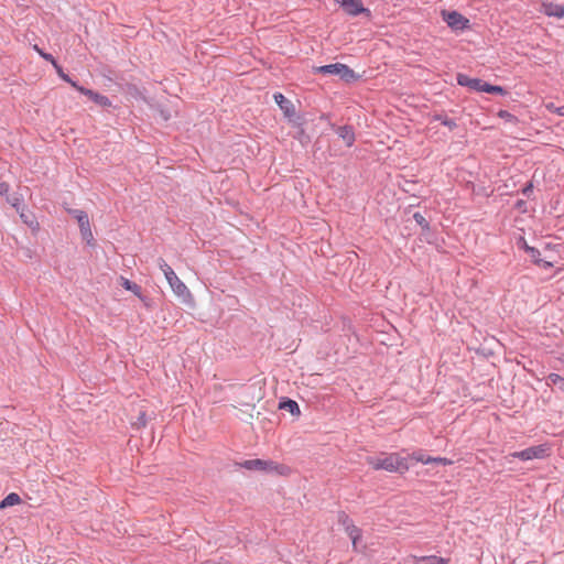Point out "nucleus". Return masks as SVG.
I'll use <instances>...</instances> for the list:
<instances>
[{
    "label": "nucleus",
    "instance_id": "nucleus-1",
    "mask_svg": "<svg viewBox=\"0 0 564 564\" xmlns=\"http://www.w3.org/2000/svg\"><path fill=\"white\" fill-rule=\"evenodd\" d=\"M369 465L376 470L383 469L390 473H404L409 469L406 458L397 453H391L384 457L369 458Z\"/></svg>",
    "mask_w": 564,
    "mask_h": 564
},
{
    "label": "nucleus",
    "instance_id": "nucleus-2",
    "mask_svg": "<svg viewBox=\"0 0 564 564\" xmlns=\"http://www.w3.org/2000/svg\"><path fill=\"white\" fill-rule=\"evenodd\" d=\"M69 214L77 220L83 240L88 245H94L95 239L87 213L80 209H69Z\"/></svg>",
    "mask_w": 564,
    "mask_h": 564
},
{
    "label": "nucleus",
    "instance_id": "nucleus-3",
    "mask_svg": "<svg viewBox=\"0 0 564 564\" xmlns=\"http://www.w3.org/2000/svg\"><path fill=\"white\" fill-rule=\"evenodd\" d=\"M170 288L173 293L181 299L184 303L193 302V294L189 289L185 285V283L176 275V273L167 276L166 279Z\"/></svg>",
    "mask_w": 564,
    "mask_h": 564
},
{
    "label": "nucleus",
    "instance_id": "nucleus-4",
    "mask_svg": "<svg viewBox=\"0 0 564 564\" xmlns=\"http://www.w3.org/2000/svg\"><path fill=\"white\" fill-rule=\"evenodd\" d=\"M550 447L545 444L532 446L520 452L511 453L510 456L522 460L541 459L549 455Z\"/></svg>",
    "mask_w": 564,
    "mask_h": 564
},
{
    "label": "nucleus",
    "instance_id": "nucleus-5",
    "mask_svg": "<svg viewBox=\"0 0 564 564\" xmlns=\"http://www.w3.org/2000/svg\"><path fill=\"white\" fill-rule=\"evenodd\" d=\"M315 72L322 74L338 75L345 79L354 77V70L350 69L347 65L340 63L316 67Z\"/></svg>",
    "mask_w": 564,
    "mask_h": 564
},
{
    "label": "nucleus",
    "instance_id": "nucleus-6",
    "mask_svg": "<svg viewBox=\"0 0 564 564\" xmlns=\"http://www.w3.org/2000/svg\"><path fill=\"white\" fill-rule=\"evenodd\" d=\"M442 18L453 30H464L468 26L469 20L457 11H442Z\"/></svg>",
    "mask_w": 564,
    "mask_h": 564
},
{
    "label": "nucleus",
    "instance_id": "nucleus-7",
    "mask_svg": "<svg viewBox=\"0 0 564 564\" xmlns=\"http://www.w3.org/2000/svg\"><path fill=\"white\" fill-rule=\"evenodd\" d=\"M340 7L344 9V11L349 15H358L362 12L368 11L361 0H335Z\"/></svg>",
    "mask_w": 564,
    "mask_h": 564
},
{
    "label": "nucleus",
    "instance_id": "nucleus-8",
    "mask_svg": "<svg viewBox=\"0 0 564 564\" xmlns=\"http://www.w3.org/2000/svg\"><path fill=\"white\" fill-rule=\"evenodd\" d=\"M262 471L269 473V474H276L280 476H289V475H291L292 469L285 464H280V463H276L273 460L264 459V465H263Z\"/></svg>",
    "mask_w": 564,
    "mask_h": 564
},
{
    "label": "nucleus",
    "instance_id": "nucleus-9",
    "mask_svg": "<svg viewBox=\"0 0 564 564\" xmlns=\"http://www.w3.org/2000/svg\"><path fill=\"white\" fill-rule=\"evenodd\" d=\"M274 101L278 104L284 116L292 119L295 116V108L291 100L286 99L283 94L275 93L273 95Z\"/></svg>",
    "mask_w": 564,
    "mask_h": 564
},
{
    "label": "nucleus",
    "instance_id": "nucleus-10",
    "mask_svg": "<svg viewBox=\"0 0 564 564\" xmlns=\"http://www.w3.org/2000/svg\"><path fill=\"white\" fill-rule=\"evenodd\" d=\"M411 457H412V459L420 462L422 464H432V463L441 464V465H452L453 464V462L448 458L426 456L421 452L413 453L411 455Z\"/></svg>",
    "mask_w": 564,
    "mask_h": 564
},
{
    "label": "nucleus",
    "instance_id": "nucleus-11",
    "mask_svg": "<svg viewBox=\"0 0 564 564\" xmlns=\"http://www.w3.org/2000/svg\"><path fill=\"white\" fill-rule=\"evenodd\" d=\"M542 11L547 17H554V18H558V19L564 17V7L558 3L543 2Z\"/></svg>",
    "mask_w": 564,
    "mask_h": 564
},
{
    "label": "nucleus",
    "instance_id": "nucleus-12",
    "mask_svg": "<svg viewBox=\"0 0 564 564\" xmlns=\"http://www.w3.org/2000/svg\"><path fill=\"white\" fill-rule=\"evenodd\" d=\"M120 284L127 291H130L134 295H137L144 303L145 306H149V303H148L147 299L142 295L141 286L140 285H138L134 282H131L130 280H128L127 278H123V276L120 278Z\"/></svg>",
    "mask_w": 564,
    "mask_h": 564
},
{
    "label": "nucleus",
    "instance_id": "nucleus-13",
    "mask_svg": "<svg viewBox=\"0 0 564 564\" xmlns=\"http://www.w3.org/2000/svg\"><path fill=\"white\" fill-rule=\"evenodd\" d=\"M338 137L345 142L347 147H351L355 142V132L351 127L343 126L337 129Z\"/></svg>",
    "mask_w": 564,
    "mask_h": 564
},
{
    "label": "nucleus",
    "instance_id": "nucleus-14",
    "mask_svg": "<svg viewBox=\"0 0 564 564\" xmlns=\"http://www.w3.org/2000/svg\"><path fill=\"white\" fill-rule=\"evenodd\" d=\"M457 83L460 86L468 87V88H470L473 90L478 91L479 87H480V84H481V79L470 78L467 75L458 74L457 75Z\"/></svg>",
    "mask_w": 564,
    "mask_h": 564
},
{
    "label": "nucleus",
    "instance_id": "nucleus-15",
    "mask_svg": "<svg viewBox=\"0 0 564 564\" xmlns=\"http://www.w3.org/2000/svg\"><path fill=\"white\" fill-rule=\"evenodd\" d=\"M411 560L414 564H448L447 560L438 556H416L412 555Z\"/></svg>",
    "mask_w": 564,
    "mask_h": 564
},
{
    "label": "nucleus",
    "instance_id": "nucleus-16",
    "mask_svg": "<svg viewBox=\"0 0 564 564\" xmlns=\"http://www.w3.org/2000/svg\"><path fill=\"white\" fill-rule=\"evenodd\" d=\"M264 465V459L256 458V459H247L241 463H239V466L241 468H245L247 470H257L262 471Z\"/></svg>",
    "mask_w": 564,
    "mask_h": 564
},
{
    "label": "nucleus",
    "instance_id": "nucleus-17",
    "mask_svg": "<svg viewBox=\"0 0 564 564\" xmlns=\"http://www.w3.org/2000/svg\"><path fill=\"white\" fill-rule=\"evenodd\" d=\"M21 501L22 500L18 494L11 492L2 501H0V509L20 505Z\"/></svg>",
    "mask_w": 564,
    "mask_h": 564
},
{
    "label": "nucleus",
    "instance_id": "nucleus-18",
    "mask_svg": "<svg viewBox=\"0 0 564 564\" xmlns=\"http://www.w3.org/2000/svg\"><path fill=\"white\" fill-rule=\"evenodd\" d=\"M346 531L352 541L354 547H356L357 541L361 538V531L352 523L347 525Z\"/></svg>",
    "mask_w": 564,
    "mask_h": 564
},
{
    "label": "nucleus",
    "instance_id": "nucleus-19",
    "mask_svg": "<svg viewBox=\"0 0 564 564\" xmlns=\"http://www.w3.org/2000/svg\"><path fill=\"white\" fill-rule=\"evenodd\" d=\"M549 384L557 387L562 392H564V378L557 373H551L547 377Z\"/></svg>",
    "mask_w": 564,
    "mask_h": 564
},
{
    "label": "nucleus",
    "instance_id": "nucleus-20",
    "mask_svg": "<svg viewBox=\"0 0 564 564\" xmlns=\"http://www.w3.org/2000/svg\"><path fill=\"white\" fill-rule=\"evenodd\" d=\"M94 102H96L97 105L101 106V107H105V108H108L111 106V101L110 99L105 96V95H100V94H96V96H94Z\"/></svg>",
    "mask_w": 564,
    "mask_h": 564
},
{
    "label": "nucleus",
    "instance_id": "nucleus-21",
    "mask_svg": "<svg viewBox=\"0 0 564 564\" xmlns=\"http://www.w3.org/2000/svg\"><path fill=\"white\" fill-rule=\"evenodd\" d=\"M527 252L535 264H542L541 253L534 247H527Z\"/></svg>",
    "mask_w": 564,
    "mask_h": 564
},
{
    "label": "nucleus",
    "instance_id": "nucleus-22",
    "mask_svg": "<svg viewBox=\"0 0 564 564\" xmlns=\"http://www.w3.org/2000/svg\"><path fill=\"white\" fill-rule=\"evenodd\" d=\"M159 268L161 269V271L163 272L165 279H167V276H171L172 274H174V270L166 263V261L164 259H159Z\"/></svg>",
    "mask_w": 564,
    "mask_h": 564
},
{
    "label": "nucleus",
    "instance_id": "nucleus-23",
    "mask_svg": "<svg viewBox=\"0 0 564 564\" xmlns=\"http://www.w3.org/2000/svg\"><path fill=\"white\" fill-rule=\"evenodd\" d=\"M159 268L161 269V271L163 272L165 279H167V276H171L172 274H174V270L166 263V261L164 259H159Z\"/></svg>",
    "mask_w": 564,
    "mask_h": 564
},
{
    "label": "nucleus",
    "instance_id": "nucleus-24",
    "mask_svg": "<svg viewBox=\"0 0 564 564\" xmlns=\"http://www.w3.org/2000/svg\"><path fill=\"white\" fill-rule=\"evenodd\" d=\"M282 408L288 409L293 415H300V413H301L299 404L293 400H289L288 402H284L282 404Z\"/></svg>",
    "mask_w": 564,
    "mask_h": 564
},
{
    "label": "nucleus",
    "instance_id": "nucleus-25",
    "mask_svg": "<svg viewBox=\"0 0 564 564\" xmlns=\"http://www.w3.org/2000/svg\"><path fill=\"white\" fill-rule=\"evenodd\" d=\"M147 425L145 411H140L138 421L133 423L137 429L144 427Z\"/></svg>",
    "mask_w": 564,
    "mask_h": 564
},
{
    "label": "nucleus",
    "instance_id": "nucleus-26",
    "mask_svg": "<svg viewBox=\"0 0 564 564\" xmlns=\"http://www.w3.org/2000/svg\"><path fill=\"white\" fill-rule=\"evenodd\" d=\"M437 119L442 122V124L446 126L451 130L456 128V122L447 117L440 116Z\"/></svg>",
    "mask_w": 564,
    "mask_h": 564
},
{
    "label": "nucleus",
    "instance_id": "nucleus-27",
    "mask_svg": "<svg viewBox=\"0 0 564 564\" xmlns=\"http://www.w3.org/2000/svg\"><path fill=\"white\" fill-rule=\"evenodd\" d=\"M77 90L79 93H82L83 95L87 96L88 98H90L91 100H94V96H96V91L91 90V89H87L85 87H77Z\"/></svg>",
    "mask_w": 564,
    "mask_h": 564
},
{
    "label": "nucleus",
    "instance_id": "nucleus-28",
    "mask_svg": "<svg viewBox=\"0 0 564 564\" xmlns=\"http://www.w3.org/2000/svg\"><path fill=\"white\" fill-rule=\"evenodd\" d=\"M77 90L79 93H82L83 95L87 96L88 98H90L91 100H94V96H96V91L91 90V89H87L85 87H77Z\"/></svg>",
    "mask_w": 564,
    "mask_h": 564
},
{
    "label": "nucleus",
    "instance_id": "nucleus-29",
    "mask_svg": "<svg viewBox=\"0 0 564 564\" xmlns=\"http://www.w3.org/2000/svg\"><path fill=\"white\" fill-rule=\"evenodd\" d=\"M492 86L494 85L488 84V83L481 80V84H480V87H479L478 91H484V93L491 94Z\"/></svg>",
    "mask_w": 564,
    "mask_h": 564
},
{
    "label": "nucleus",
    "instance_id": "nucleus-30",
    "mask_svg": "<svg viewBox=\"0 0 564 564\" xmlns=\"http://www.w3.org/2000/svg\"><path fill=\"white\" fill-rule=\"evenodd\" d=\"M55 69L57 70L58 76H59L63 80H65V82H70L69 76L63 72V69L61 68V66H59L58 64H57V67H55Z\"/></svg>",
    "mask_w": 564,
    "mask_h": 564
},
{
    "label": "nucleus",
    "instance_id": "nucleus-31",
    "mask_svg": "<svg viewBox=\"0 0 564 564\" xmlns=\"http://www.w3.org/2000/svg\"><path fill=\"white\" fill-rule=\"evenodd\" d=\"M491 94L506 95L507 90L501 86H492Z\"/></svg>",
    "mask_w": 564,
    "mask_h": 564
},
{
    "label": "nucleus",
    "instance_id": "nucleus-32",
    "mask_svg": "<svg viewBox=\"0 0 564 564\" xmlns=\"http://www.w3.org/2000/svg\"><path fill=\"white\" fill-rule=\"evenodd\" d=\"M42 57L46 61H48L54 67H57V62L55 61V58L48 54V53H44L42 54Z\"/></svg>",
    "mask_w": 564,
    "mask_h": 564
},
{
    "label": "nucleus",
    "instance_id": "nucleus-33",
    "mask_svg": "<svg viewBox=\"0 0 564 564\" xmlns=\"http://www.w3.org/2000/svg\"><path fill=\"white\" fill-rule=\"evenodd\" d=\"M498 116H499L500 118L508 119V120H513V119H514V117H513L510 112H508V111H506V110H500V111L498 112Z\"/></svg>",
    "mask_w": 564,
    "mask_h": 564
},
{
    "label": "nucleus",
    "instance_id": "nucleus-34",
    "mask_svg": "<svg viewBox=\"0 0 564 564\" xmlns=\"http://www.w3.org/2000/svg\"><path fill=\"white\" fill-rule=\"evenodd\" d=\"M9 192V185L4 182H0V195H4Z\"/></svg>",
    "mask_w": 564,
    "mask_h": 564
},
{
    "label": "nucleus",
    "instance_id": "nucleus-35",
    "mask_svg": "<svg viewBox=\"0 0 564 564\" xmlns=\"http://www.w3.org/2000/svg\"><path fill=\"white\" fill-rule=\"evenodd\" d=\"M414 219L420 225L425 224V218L420 213L414 214Z\"/></svg>",
    "mask_w": 564,
    "mask_h": 564
},
{
    "label": "nucleus",
    "instance_id": "nucleus-36",
    "mask_svg": "<svg viewBox=\"0 0 564 564\" xmlns=\"http://www.w3.org/2000/svg\"><path fill=\"white\" fill-rule=\"evenodd\" d=\"M554 112L558 116H564V106L554 108Z\"/></svg>",
    "mask_w": 564,
    "mask_h": 564
},
{
    "label": "nucleus",
    "instance_id": "nucleus-37",
    "mask_svg": "<svg viewBox=\"0 0 564 564\" xmlns=\"http://www.w3.org/2000/svg\"><path fill=\"white\" fill-rule=\"evenodd\" d=\"M540 267H543V268H552L553 267V263L550 262V261H544L542 259V264H539Z\"/></svg>",
    "mask_w": 564,
    "mask_h": 564
},
{
    "label": "nucleus",
    "instance_id": "nucleus-38",
    "mask_svg": "<svg viewBox=\"0 0 564 564\" xmlns=\"http://www.w3.org/2000/svg\"><path fill=\"white\" fill-rule=\"evenodd\" d=\"M545 107H546V109H547V110H550V111H552V112H554V108H556V107H555V105H554V104H552V102H551V104H547Z\"/></svg>",
    "mask_w": 564,
    "mask_h": 564
},
{
    "label": "nucleus",
    "instance_id": "nucleus-39",
    "mask_svg": "<svg viewBox=\"0 0 564 564\" xmlns=\"http://www.w3.org/2000/svg\"><path fill=\"white\" fill-rule=\"evenodd\" d=\"M33 48L39 53L40 56L45 53L37 45H34Z\"/></svg>",
    "mask_w": 564,
    "mask_h": 564
},
{
    "label": "nucleus",
    "instance_id": "nucleus-40",
    "mask_svg": "<svg viewBox=\"0 0 564 564\" xmlns=\"http://www.w3.org/2000/svg\"><path fill=\"white\" fill-rule=\"evenodd\" d=\"M75 89H77V87H80L76 82L72 80L68 82Z\"/></svg>",
    "mask_w": 564,
    "mask_h": 564
},
{
    "label": "nucleus",
    "instance_id": "nucleus-41",
    "mask_svg": "<svg viewBox=\"0 0 564 564\" xmlns=\"http://www.w3.org/2000/svg\"><path fill=\"white\" fill-rule=\"evenodd\" d=\"M523 249L527 251V247H530L524 240H522Z\"/></svg>",
    "mask_w": 564,
    "mask_h": 564
}]
</instances>
